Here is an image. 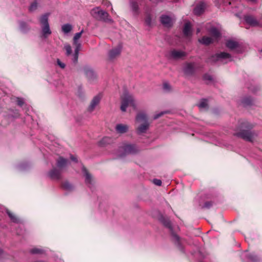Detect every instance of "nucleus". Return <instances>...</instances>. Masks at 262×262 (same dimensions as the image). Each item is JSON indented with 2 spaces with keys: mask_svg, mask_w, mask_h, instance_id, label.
I'll return each mask as SVG.
<instances>
[{
  "mask_svg": "<svg viewBox=\"0 0 262 262\" xmlns=\"http://www.w3.org/2000/svg\"><path fill=\"white\" fill-rule=\"evenodd\" d=\"M253 126L247 121H244L241 123L242 129L234 134V135L246 141L252 142L254 133L250 130Z\"/></svg>",
  "mask_w": 262,
  "mask_h": 262,
  "instance_id": "1",
  "label": "nucleus"
},
{
  "mask_svg": "<svg viewBox=\"0 0 262 262\" xmlns=\"http://www.w3.org/2000/svg\"><path fill=\"white\" fill-rule=\"evenodd\" d=\"M128 106H132L135 107L134 99L132 95L127 92H125L121 96V105L120 109L122 112H125Z\"/></svg>",
  "mask_w": 262,
  "mask_h": 262,
  "instance_id": "2",
  "label": "nucleus"
},
{
  "mask_svg": "<svg viewBox=\"0 0 262 262\" xmlns=\"http://www.w3.org/2000/svg\"><path fill=\"white\" fill-rule=\"evenodd\" d=\"M48 14H45L42 15L39 19V21L41 25L42 35L44 38H47L52 33L48 23Z\"/></svg>",
  "mask_w": 262,
  "mask_h": 262,
  "instance_id": "3",
  "label": "nucleus"
},
{
  "mask_svg": "<svg viewBox=\"0 0 262 262\" xmlns=\"http://www.w3.org/2000/svg\"><path fill=\"white\" fill-rule=\"evenodd\" d=\"M91 14L95 18L99 20H103L104 21L111 20L109 18L108 13L98 7L93 9L91 11Z\"/></svg>",
  "mask_w": 262,
  "mask_h": 262,
  "instance_id": "4",
  "label": "nucleus"
},
{
  "mask_svg": "<svg viewBox=\"0 0 262 262\" xmlns=\"http://www.w3.org/2000/svg\"><path fill=\"white\" fill-rule=\"evenodd\" d=\"M226 59H229V61H231V56L229 53L223 52L212 55L208 59L207 62H211L213 63H215L217 61L223 62Z\"/></svg>",
  "mask_w": 262,
  "mask_h": 262,
  "instance_id": "5",
  "label": "nucleus"
},
{
  "mask_svg": "<svg viewBox=\"0 0 262 262\" xmlns=\"http://www.w3.org/2000/svg\"><path fill=\"white\" fill-rule=\"evenodd\" d=\"M119 150L120 151L123 152L121 155V157L124 156L128 154H135L139 151V149L135 145L124 144L122 146L120 147Z\"/></svg>",
  "mask_w": 262,
  "mask_h": 262,
  "instance_id": "6",
  "label": "nucleus"
},
{
  "mask_svg": "<svg viewBox=\"0 0 262 262\" xmlns=\"http://www.w3.org/2000/svg\"><path fill=\"white\" fill-rule=\"evenodd\" d=\"M122 46L119 44L117 47L110 50L108 53V59L110 60H113L119 57L121 53Z\"/></svg>",
  "mask_w": 262,
  "mask_h": 262,
  "instance_id": "7",
  "label": "nucleus"
},
{
  "mask_svg": "<svg viewBox=\"0 0 262 262\" xmlns=\"http://www.w3.org/2000/svg\"><path fill=\"white\" fill-rule=\"evenodd\" d=\"M62 171L53 167L51 170L48 172V177L52 180H59L61 179Z\"/></svg>",
  "mask_w": 262,
  "mask_h": 262,
  "instance_id": "8",
  "label": "nucleus"
},
{
  "mask_svg": "<svg viewBox=\"0 0 262 262\" xmlns=\"http://www.w3.org/2000/svg\"><path fill=\"white\" fill-rule=\"evenodd\" d=\"M195 64L193 62H186L183 68L184 72L187 75H192L195 72Z\"/></svg>",
  "mask_w": 262,
  "mask_h": 262,
  "instance_id": "9",
  "label": "nucleus"
},
{
  "mask_svg": "<svg viewBox=\"0 0 262 262\" xmlns=\"http://www.w3.org/2000/svg\"><path fill=\"white\" fill-rule=\"evenodd\" d=\"M160 20L161 23L165 27L170 28L173 25L172 19L167 15H162Z\"/></svg>",
  "mask_w": 262,
  "mask_h": 262,
  "instance_id": "10",
  "label": "nucleus"
},
{
  "mask_svg": "<svg viewBox=\"0 0 262 262\" xmlns=\"http://www.w3.org/2000/svg\"><path fill=\"white\" fill-rule=\"evenodd\" d=\"M169 56L170 58L177 60L183 58L186 56V54L183 51L172 50L170 52Z\"/></svg>",
  "mask_w": 262,
  "mask_h": 262,
  "instance_id": "11",
  "label": "nucleus"
},
{
  "mask_svg": "<svg viewBox=\"0 0 262 262\" xmlns=\"http://www.w3.org/2000/svg\"><path fill=\"white\" fill-rule=\"evenodd\" d=\"M69 163V161L67 159H65L62 157H59L56 160V168L62 171L63 168L66 167Z\"/></svg>",
  "mask_w": 262,
  "mask_h": 262,
  "instance_id": "12",
  "label": "nucleus"
},
{
  "mask_svg": "<svg viewBox=\"0 0 262 262\" xmlns=\"http://www.w3.org/2000/svg\"><path fill=\"white\" fill-rule=\"evenodd\" d=\"M245 21L251 26L255 27L259 25V22L252 15H246L244 16Z\"/></svg>",
  "mask_w": 262,
  "mask_h": 262,
  "instance_id": "13",
  "label": "nucleus"
},
{
  "mask_svg": "<svg viewBox=\"0 0 262 262\" xmlns=\"http://www.w3.org/2000/svg\"><path fill=\"white\" fill-rule=\"evenodd\" d=\"M100 99V97L98 95L93 98L88 108V110L90 112H92L94 110L96 106L99 103Z\"/></svg>",
  "mask_w": 262,
  "mask_h": 262,
  "instance_id": "14",
  "label": "nucleus"
},
{
  "mask_svg": "<svg viewBox=\"0 0 262 262\" xmlns=\"http://www.w3.org/2000/svg\"><path fill=\"white\" fill-rule=\"evenodd\" d=\"M149 123L148 122H144L137 128V133L140 135L145 133L148 129Z\"/></svg>",
  "mask_w": 262,
  "mask_h": 262,
  "instance_id": "15",
  "label": "nucleus"
},
{
  "mask_svg": "<svg viewBox=\"0 0 262 262\" xmlns=\"http://www.w3.org/2000/svg\"><path fill=\"white\" fill-rule=\"evenodd\" d=\"M84 71L86 76L89 80H93L95 78L96 75L91 68L85 67L84 68Z\"/></svg>",
  "mask_w": 262,
  "mask_h": 262,
  "instance_id": "16",
  "label": "nucleus"
},
{
  "mask_svg": "<svg viewBox=\"0 0 262 262\" xmlns=\"http://www.w3.org/2000/svg\"><path fill=\"white\" fill-rule=\"evenodd\" d=\"M116 130L118 133L124 134L128 130V126L126 124H118L116 126Z\"/></svg>",
  "mask_w": 262,
  "mask_h": 262,
  "instance_id": "17",
  "label": "nucleus"
},
{
  "mask_svg": "<svg viewBox=\"0 0 262 262\" xmlns=\"http://www.w3.org/2000/svg\"><path fill=\"white\" fill-rule=\"evenodd\" d=\"M199 41L203 45L208 46L213 43V39L210 37L204 36L201 39H199Z\"/></svg>",
  "mask_w": 262,
  "mask_h": 262,
  "instance_id": "18",
  "label": "nucleus"
},
{
  "mask_svg": "<svg viewBox=\"0 0 262 262\" xmlns=\"http://www.w3.org/2000/svg\"><path fill=\"white\" fill-rule=\"evenodd\" d=\"M73 44L75 46L74 54V62H77L78 57V53L81 48V43L78 41H73Z\"/></svg>",
  "mask_w": 262,
  "mask_h": 262,
  "instance_id": "19",
  "label": "nucleus"
},
{
  "mask_svg": "<svg viewBox=\"0 0 262 262\" xmlns=\"http://www.w3.org/2000/svg\"><path fill=\"white\" fill-rule=\"evenodd\" d=\"M82 171L84 172L85 177V183L86 184H91L92 181V177L91 174L89 172L88 170L84 166H83L82 167Z\"/></svg>",
  "mask_w": 262,
  "mask_h": 262,
  "instance_id": "20",
  "label": "nucleus"
},
{
  "mask_svg": "<svg viewBox=\"0 0 262 262\" xmlns=\"http://www.w3.org/2000/svg\"><path fill=\"white\" fill-rule=\"evenodd\" d=\"M20 30L23 33H26L30 30V26L24 21H20L19 23Z\"/></svg>",
  "mask_w": 262,
  "mask_h": 262,
  "instance_id": "21",
  "label": "nucleus"
},
{
  "mask_svg": "<svg viewBox=\"0 0 262 262\" xmlns=\"http://www.w3.org/2000/svg\"><path fill=\"white\" fill-rule=\"evenodd\" d=\"M226 46L230 50H233L238 47V43L236 41L229 40L226 41Z\"/></svg>",
  "mask_w": 262,
  "mask_h": 262,
  "instance_id": "22",
  "label": "nucleus"
},
{
  "mask_svg": "<svg viewBox=\"0 0 262 262\" xmlns=\"http://www.w3.org/2000/svg\"><path fill=\"white\" fill-rule=\"evenodd\" d=\"M136 121L139 122L144 123L148 122L147 116L143 113H140L138 114L136 116Z\"/></svg>",
  "mask_w": 262,
  "mask_h": 262,
  "instance_id": "23",
  "label": "nucleus"
},
{
  "mask_svg": "<svg viewBox=\"0 0 262 262\" xmlns=\"http://www.w3.org/2000/svg\"><path fill=\"white\" fill-rule=\"evenodd\" d=\"M183 33L186 36H188L191 35V27L190 23H186L185 24L184 29H183Z\"/></svg>",
  "mask_w": 262,
  "mask_h": 262,
  "instance_id": "24",
  "label": "nucleus"
},
{
  "mask_svg": "<svg viewBox=\"0 0 262 262\" xmlns=\"http://www.w3.org/2000/svg\"><path fill=\"white\" fill-rule=\"evenodd\" d=\"M161 222L167 228L170 230H172V226L170 220L168 219L162 217L161 219Z\"/></svg>",
  "mask_w": 262,
  "mask_h": 262,
  "instance_id": "25",
  "label": "nucleus"
},
{
  "mask_svg": "<svg viewBox=\"0 0 262 262\" xmlns=\"http://www.w3.org/2000/svg\"><path fill=\"white\" fill-rule=\"evenodd\" d=\"M204 11V6L203 4H200L196 6L194 9V13L195 15H200Z\"/></svg>",
  "mask_w": 262,
  "mask_h": 262,
  "instance_id": "26",
  "label": "nucleus"
},
{
  "mask_svg": "<svg viewBox=\"0 0 262 262\" xmlns=\"http://www.w3.org/2000/svg\"><path fill=\"white\" fill-rule=\"evenodd\" d=\"M209 32L212 36L215 38H217L220 36V32L215 28H211Z\"/></svg>",
  "mask_w": 262,
  "mask_h": 262,
  "instance_id": "27",
  "label": "nucleus"
},
{
  "mask_svg": "<svg viewBox=\"0 0 262 262\" xmlns=\"http://www.w3.org/2000/svg\"><path fill=\"white\" fill-rule=\"evenodd\" d=\"M61 29L63 32L64 33H68L71 31L72 29V26L69 24H67L63 25L62 26Z\"/></svg>",
  "mask_w": 262,
  "mask_h": 262,
  "instance_id": "28",
  "label": "nucleus"
},
{
  "mask_svg": "<svg viewBox=\"0 0 262 262\" xmlns=\"http://www.w3.org/2000/svg\"><path fill=\"white\" fill-rule=\"evenodd\" d=\"M61 187L66 190H72L73 189L72 185L68 181L62 182Z\"/></svg>",
  "mask_w": 262,
  "mask_h": 262,
  "instance_id": "29",
  "label": "nucleus"
},
{
  "mask_svg": "<svg viewBox=\"0 0 262 262\" xmlns=\"http://www.w3.org/2000/svg\"><path fill=\"white\" fill-rule=\"evenodd\" d=\"M145 23L146 25L149 27H151L152 26V18L150 14L147 13L146 14Z\"/></svg>",
  "mask_w": 262,
  "mask_h": 262,
  "instance_id": "30",
  "label": "nucleus"
},
{
  "mask_svg": "<svg viewBox=\"0 0 262 262\" xmlns=\"http://www.w3.org/2000/svg\"><path fill=\"white\" fill-rule=\"evenodd\" d=\"M253 99L250 97H248L244 98L242 100V103L245 105H250L253 103Z\"/></svg>",
  "mask_w": 262,
  "mask_h": 262,
  "instance_id": "31",
  "label": "nucleus"
},
{
  "mask_svg": "<svg viewBox=\"0 0 262 262\" xmlns=\"http://www.w3.org/2000/svg\"><path fill=\"white\" fill-rule=\"evenodd\" d=\"M198 106L200 108H206L208 106L207 100L205 99H202Z\"/></svg>",
  "mask_w": 262,
  "mask_h": 262,
  "instance_id": "32",
  "label": "nucleus"
},
{
  "mask_svg": "<svg viewBox=\"0 0 262 262\" xmlns=\"http://www.w3.org/2000/svg\"><path fill=\"white\" fill-rule=\"evenodd\" d=\"M30 252L32 254H42L43 252V250L39 248H34L32 249Z\"/></svg>",
  "mask_w": 262,
  "mask_h": 262,
  "instance_id": "33",
  "label": "nucleus"
},
{
  "mask_svg": "<svg viewBox=\"0 0 262 262\" xmlns=\"http://www.w3.org/2000/svg\"><path fill=\"white\" fill-rule=\"evenodd\" d=\"M16 104L21 107L24 104V100L23 98H19V97H16Z\"/></svg>",
  "mask_w": 262,
  "mask_h": 262,
  "instance_id": "34",
  "label": "nucleus"
},
{
  "mask_svg": "<svg viewBox=\"0 0 262 262\" xmlns=\"http://www.w3.org/2000/svg\"><path fill=\"white\" fill-rule=\"evenodd\" d=\"M83 33V30H82L81 32L76 33L74 36L73 41H78V39H79L81 37V35Z\"/></svg>",
  "mask_w": 262,
  "mask_h": 262,
  "instance_id": "35",
  "label": "nucleus"
},
{
  "mask_svg": "<svg viewBox=\"0 0 262 262\" xmlns=\"http://www.w3.org/2000/svg\"><path fill=\"white\" fill-rule=\"evenodd\" d=\"M249 259L253 261H257L258 260V257L254 254H250L248 256Z\"/></svg>",
  "mask_w": 262,
  "mask_h": 262,
  "instance_id": "36",
  "label": "nucleus"
},
{
  "mask_svg": "<svg viewBox=\"0 0 262 262\" xmlns=\"http://www.w3.org/2000/svg\"><path fill=\"white\" fill-rule=\"evenodd\" d=\"M64 49L66 51L67 55L69 56L72 53L71 47L69 45L64 46Z\"/></svg>",
  "mask_w": 262,
  "mask_h": 262,
  "instance_id": "37",
  "label": "nucleus"
},
{
  "mask_svg": "<svg viewBox=\"0 0 262 262\" xmlns=\"http://www.w3.org/2000/svg\"><path fill=\"white\" fill-rule=\"evenodd\" d=\"M37 8V4L36 2L32 3L29 7V10L30 11H33L35 10Z\"/></svg>",
  "mask_w": 262,
  "mask_h": 262,
  "instance_id": "38",
  "label": "nucleus"
},
{
  "mask_svg": "<svg viewBox=\"0 0 262 262\" xmlns=\"http://www.w3.org/2000/svg\"><path fill=\"white\" fill-rule=\"evenodd\" d=\"M132 7L134 12H136L138 11V5L136 2H133L132 3Z\"/></svg>",
  "mask_w": 262,
  "mask_h": 262,
  "instance_id": "39",
  "label": "nucleus"
},
{
  "mask_svg": "<svg viewBox=\"0 0 262 262\" xmlns=\"http://www.w3.org/2000/svg\"><path fill=\"white\" fill-rule=\"evenodd\" d=\"M8 215L10 217V218L14 222L16 221V217L13 214V213L11 212L10 211H7Z\"/></svg>",
  "mask_w": 262,
  "mask_h": 262,
  "instance_id": "40",
  "label": "nucleus"
},
{
  "mask_svg": "<svg viewBox=\"0 0 262 262\" xmlns=\"http://www.w3.org/2000/svg\"><path fill=\"white\" fill-rule=\"evenodd\" d=\"M212 205L213 203L211 201L206 202L204 205V208L209 209L212 206Z\"/></svg>",
  "mask_w": 262,
  "mask_h": 262,
  "instance_id": "41",
  "label": "nucleus"
},
{
  "mask_svg": "<svg viewBox=\"0 0 262 262\" xmlns=\"http://www.w3.org/2000/svg\"><path fill=\"white\" fill-rule=\"evenodd\" d=\"M163 89L166 91H169L170 90V85L167 82L163 83Z\"/></svg>",
  "mask_w": 262,
  "mask_h": 262,
  "instance_id": "42",
  "label": "nucleus"
},
{
  "mask_svg": "<svg viewBox=\"0 0 262 262\" xmlns=\"http://www.w3.org/2000/svg\"><path fill=\"white\" fill-rule=\"evenodd\" d=\"M167 113V112H162L160 113H158L156 115H155L154 117V119H157L160 117H161V116H162L164 114H166Z\"/></svg>",
  "mask_w": 262,
  "mask_h": 262,
  "instance_id": "43",
  "label": "nucleus"
},
{
  "mask_svg": "<svg viewBox=\"0 0 262 262\" xmlns=\"http://www.w3.org/2000/svg\"><path fill=\"white\" fill-rule=\"evenodd\" d=\"M203 78L204 80L211 81L212 80V76L209 74H206L204 75Z\"/></svg>",
  "mask_w": 262,
  "mask_h": 262,
  "instance_id": "44",
  "label": "nucleus"
},
{
  "mask_svg": "<svg viewBox=\"0 0 262 262\" xmlns=\"http://www.w3.org/2000/svg\"><path fill=\"white\" fill-rule=\"evenodd\" d=\"M154 183L157 186H161L162 181L160 180L155 179L153 180Z\"/></svg>",
  "mask_w": 262,
  "mask_h": 262,
  "instance_id": "45",
  "label": "nucleus"
},
{
  "mask_svg": "<svg viewBox=\"0 0 262 262\" xmlns=\"http://www.w3.org/2000/svg\"><path fill=\"white\" fill-rule=\"evenodd\" d=\"M57 64L62 69H64L65 68L64 63H62L59 59L57 60Z\"/></svg>",
  "mask_w": 262,
  "mask_h": 262,
  "instance_id": "46",
  "label": "nucleus"
},
{
  "mask_svg": "<svg viewBox=\"0 0 262 262\" xmlns=\"http://www.w3.org/2000/svg\"><path fill=\"white\" fill-rule=\"evenodd\" d=\"M172 235L174 238V239L177 241V242H179V240H180V237L179 236L177 235L176 234L174 233H172Z\"/></svg>",
  "mask_w": 262,
  "mask_h": 262,
  "instance_id": "47",
  "label": "nucleus"
},
{
  "mask_svg": "<svg viewBox=\"0 0 262 262\" xmlns=\"http://www.w3.org/2000/svg\"><path fill=\"white\" fill-rule=\"evenodd\" d=\"M110 139L107 137H104L102 139V140L100 142V144H102L103 143H105L107 142V141L109 140Z\"/></svg>",
  "mask_w": 262,
  "mask_h": 262,
  "instance_id": "48",
  "label": "nucleus"
},
{
  "mask_svg": "<svg viewBox=\"0 0 262 262\" xmlns=\"http://www.w3.org/2000/svg\"><path fill=\"white\" fill-rule=\"evenodd\" d=\"M70 158H71V160L75 161V162H78L77 158L73 155H71Z\"/></svg>",
  "mask_w": 262,
  "mask_h": 262,
  "instance_id": "49",
  "label": "nucleus"
},
{
  "mask_svg": "<svg viewBox=\"0 0 262 262\" xmlns=\"http://www.w3.org/2000/svg\"><path fill=\"white\" fill-rule=\"evenodd\" d=\"M3 253V251L0 249V255Z\"/></svg>",
  "mask_w": 262,
  "mask_h": 262,
  "instance_id": "50",
  "label": "nucleus"
},
{
  "mask_svg": "<svg viewBox=\"0 0 262 262\" xmlns=\"http://www.w3.org/2000/svg\"><path fill=\"white\" fill-rule=\"evenodd\" d=\"M200 32V29L199 28H198L196 30V32H197V33H199Z\"/></svg>",
  "mask_w": 262,
  "mask_h": 262,
  "instance_id": "51",
  "label": "nucleus"
},
{
  "mask_svg": "<svg viewBox=\"0 0 262 262\" xmlns=\"http://www.w3.org/2000/svg\"><path fill=\"white\" fill-rule=\"evenodd\" d=\"M260 51L262 52V49L261 50V51Z\"/></svg>",
  "mask_w": 262,
  "mask_h": 262,
  "instance_id": "52",
  "label": "nucleus"
}]
</instances>
